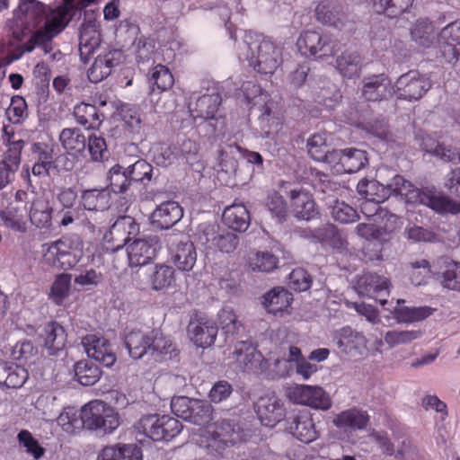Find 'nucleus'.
<instances>
[{
  "instance_id": "nucleus-1",
  "label": "nucleus",
  "mask_w": 460,
  "mask_h": 460,
  "mask_svg": "<svg viewBox=\"0 0 460 460\" xmlns=\"http://www.w3.org/2000/svg\"><path fill=\"white\" fill-rule=\"evenodd\" d=\"M7 27L17 42H22L31 34L28 41L20 47L22 52L30 53L36 47H40L48 54L53 49V38L61 32L66 23L60 14L49 19L42 3L37 0H21L13 19L8 21Z\"/></svg>"
},
{
  "instance_id": "nucleus-2",
  "label": "nucleus",
  "mask_w": 460,
  "mask_h": 460,
  "mask_svg": "<svg viewBox=\"0 0 460 460\" xmlns=\"http://www.w3.org/2000/svg\"><path fill=\"white\" fill-rule=\"evenodd\" d=\"M412 40L422 48H430L438 40L441 56L448 63L460 59V20H456L437 34L428 19H419L411 30Z\"/></svg>"
},
{
  "instance_id": "nucleus-3",
  "label": "nucleus",
  "mask_w": 460,
  "mask_h": 460,
  "mask_svg": "<svg viewBox=\"0 0 460 460\" xmlns=\"http://www.w3.org/2000/svg\"><path fill=\"white\" fill-rule=\"evenodd\" d=\"M84 243L80 237H63L51 243H44L45 261L52 267L64 270L74 268L84 255Z\"/></svg>"
},
{
  "instance_id": "nucleus-4",
  "label": "nucleus",
  "mask_w": 460,
  "mask_h": 460,
  "mask_svg": "<svg viewBox=\"0 0 460 460\" xmlns=\"http://www.w3.org/2000/svg\"><path fill=\"white\" fill-rule=\"evenodd\" d=\"M80 418L84 427L100 435L111 434L119 425V414L99 400L85 404L81 410Z\"/></svg>"
},
{
  "instance_id": "nucleus-5",
  "label": "nucleus",
  "mask_w": 460,
  "mask_h": 460,
  "mask_svg": "<svg viewBox=\"0 0 460 460\" xmlns=\"http://www.w3.org/2000/svg\"><path fill=\"white\" fill-rule=\"evenodd\" d=\"M135 428L153 441H169L181 432L182 425L169 415L148 414L143 416Z\"/></svg>"
},
{
  "instance_id": "nucleus-6",
  "label": "nucleus",
  "mask_w": 460,
  "mask_h": 460,
  "mask_svg": "<svg viewBox=\"0 0 460 460\" xmlns=\"http://www.w3.org/2000/svg\"><path fill=\"white\" fill-rule=\"evenodd\" d=\"M171 408L177 417L195 425H205L213 419L214 409L206 400L179 396L172 398Z\"/></svg>"
},
{
  "instance_id": "nucleus-7",
  "label": "nucleus",
  "mask_w": 460,
  "mask_h": 460,
  "mask_svg": "<svg viewBox=\"0 0 460 460\" xmlns=\"http://www.w3.org/2000/svg\"><path fill=\"white\" fill-rule=\"evenodd\" d=\"M296 46L302 55L325 58L334 56L340 49V42L317 31H305L299 36Z\"/></svg>"
},
{
  "instance_id": "nucleus-8",
  "label": "nucleus",
  "mask_w": 460,
  "mask_h": 460,
  "mask_svg": "<svg viewBox=\"0 0 460 460\" xmlns=\"http://www.w3.org/2000/svg\"><path fill=\"white\" fill-rule=\"evenodd\" d=\"M251 55H247L249 65L261 74H273L280 64V51L269 40L248 43Z\"/></svg>"
},
{
  "instance_id": "nucleus-9",
  "label": "nucleus",
  "mask_w": 460,
  "mask_h": 460,
  "mask_svg": "<svg viewBox=\"0 0 460 460\" xmlns=\"http://www.w3.org/2000/svg\"><path fill=\"white\" fill-rule=\"evenodd\" d=\"M139 232V226L129 216L119 217L104 234V248L107 252H115L122 249Z\"/></svg>"
},
{
  "instance_id": "nucleus-10",
  "label": "nucleus",
  "mask_w": 460,
  "mask_h": 460,
  "mask_svg": "<svg viewBox=\"0 0 460 460\" xmlns=\"http://www.w3.org/2000/svg\"><path fill=\"white\" fill-rule=\"evenodd\" d=\"M174 273L172 267L156 264L149 270L139 268L136 271L133 280L141 289L146 288V284H149L153 290L165 291L174 284Z\"/></svg>"
},
{
  "instance_id": "nucleus-11",
  "label": "nucleus",
  "mask_w": 460,
  "mask_h": 460,
  "mask_svg": "<svg viewBox=\"0 0 460 460\" xmlns=\"http://www.w3.org/2000/svg\"><path fill=\"white\" fill-rule=\"evenodd\" d=\"M430 87V80L413 70L399 76L394 84L397 99L409 102L419 101Z\"/></svg>"
},
{
  "instance_id": "nucleus-12",
  "label": "nucleus",
  "mask_w": 460,
  "mask_h": 460,
  "mask_svg": "<svg viewBox=\"0 0 460 460\" xmlns=\"http://www.w3.org/2000/svg\"><path fill=\"white\" fill-rule=\"evenodd\" d=\"M234 354L238 363L243 365V371L265 374L268 377H272L269 360L265 359L261 352L253 347L251 341H238Z\"/></svg>"
},
{
  "instance_id": "nucleus-13",
  "label": "nucleus",
  "mask_w": 460,
  "mask_h": 460,
  "mask_svg": "<svg viewBox=\"0 0 460 460\" xmlns=\"http://www.w3.org/2000/svg\"><path fill=\"white\" fill-rule=\"evenodd\" d=\"M101 44L100 24L93 12L84 13V22L79 29V53L86 63Z\"/></svg>"
},
{
  "instance_id": "nucleus-14",
  "label": "nucleus",
  "mask_w": 460,
  "mask_h": 460,
  "mask_svg": "<svg viewBox=\"0 0 460 460\" xmlns=\"http://www.w3.org/2000/svg\"><path fill=\"white\" fill-rule=\"evenodd\" d=\"M160 248V238L150 234L135 239L127 246L128 261L130 267H142L151 261Z\"/></svg>"
},
{
  "instance_id": "nucleus-15",
  "label": "nucleus",
  "mask_w": 460,
  "mask_h": 460,
  "mask_svg": "<svg viewBox=\"0 0 460 460\" xmlns=\"http://www.w3.org/2000/svg\"><path fill=\"white\" fill-rule=\"evenodd\" d=\"M288 396L295 403L307 405L314 409L326 411L332 406L331 398L320 386L296 385L288 390Z\"/></svg>"
},
{
  "instance_id": "nucleus-16",
  "label": "nucleus",
  "mask_w": 460,
  "mask_h": 460,
  "mask_svg": "<svg viewBox=\"0 0 460 460\" xmlns=\"http://www.w3.org/2000/svg\"><path fill=\"white\" fill-rule=\"evenodd\" d=\"M58 207L56 217L61 226H67L78 220L81 216V202L77 201V192L72 187H63L56 195Z\"/></svg>"
},
{
  "instance_id": "nucleus-17",
  "label": "nucleus",
  "mask_w": 460,
  "mask_h": 460,
  "mask_svg": "<svg viewBox=\"0 0 460 460\" xmlns=\"http://www.w3.org/2000/svg\"><path fill=\"white\" fill-rule=\"evenodd\" d=\"M334 342L341 353L350 358H358L367 356L368 349L363 333L346 326L339 330L334 336Z\"/></svg>"
},
{
  "instance_id": "nucleus-18",
  "label": "nucleus",
  "mask_w": 460,
  "mask_h": 460,
  "mask_svg": "<svg viewBox=\"0 0 460 460\" xmlns=\"http://www.w3.org/2000/svg\"><path fill=\"white\" fill-rule=\"evenodd\" d=\"M361 85V96L367 102L386 101L395 94L394 85L385 74L365 76Z\"/></svg>"
},
{
  "instance_id": "nucleus-19",
  "label": "nucleus",
  "mask_w": 460,
  "mask_h": 460,
  "mask_svg": "<svg viewBox=\"0 0 460 460\" xmlns=\"http://www.w3.org/2000/svg\"><path fill=\"white\" fill-rule=\"evenodd\" d=\"M82 345L89 358L110 367L116 362V354L108 340L95 334H88L82 338Z\"/></svg>"
},
{
  "instance_id": "nucleus-20",
  "label": "nucleus",
  "mask_w": 460,
  "mask_h": 460,
  "mask_svg": "<svg viewBox=\"0 0 460 460\" xmlns=\"http://www.w3.org/2000/svg\"><path fill=\"white\" fill-rule=\"evenodd\" d=\"M355 288L361 296L375 298L382 305L387 303L386 299L378 298L382 293H389V281L385 276L366 272L358 279Z\"/></svg>"
},
{
  "instance_id": "nucleus-21",
  "label": "nucleus",
  "mask_w": 460,
  "mask_h": 460,
  "mask_svg": "<svg viewBox=\"0 0 460 460\" xmlns=\"http://www.w3.org/2000/svg\"><path fill=\"white\" fill-rule=\"evenodd\" d=\"M255 407L261 423L265 426L274 427L285 417L284 404L274 395L261 397Z\"/></svg>"
},
{
  "instance_id": "nucleus-22",
  "label": "nucleus",
  "mask_w": 460,
  "mask_h": 460,
  "mask_svg": "<svg viewBox=\"0 0 460 460\" xmlns=\"http://www.w3.org/2000/svg\"><path fill=\"white\" fill-rule=\"evenodd\" d=\"M183 217V208L175 201H166L159 205L151 214V224L160 230H167L175 226Z\"/></svg>"
},
{
  "instance_id": "nucleus-23",
  "label": "nucleus",
  "mask_w": 460,
  "mask_h": 460,
  "mask_svg": "<svg viewBox=\"0 0 460 460\" xmlns=\"http://www.w3.org/2000/svg\"><path fill=\"white\" fill-rule=\"evenodd\" d=\"M286 429L304 443H310L317 438L314 424L308 412L292 414L288 417Z\"/></svg>"
},
{
  "instance_id": "nucleus-24",
  "label": "nucleus",
  "mask_w": 460,
  "mask_h": 460,
  "mask_svg": "<svg viewBox=\"0 0 460 460\" xmlns=\"http://www.w3.org/2000/svg\"><path fill=\"white\" fill-rule=\"evenodd\" d=\"M290 206L294 216L301 220L309 221L319 214L312 195L304 190H291Z\"/></svg>"
},
{
  "instance_id": "nucleus-25",
  "label": "nucleus",
  "mask_w": 460,
  "mask_h": 460,
  "mask_svg": "<svg viewBox=\"0 0 460 460\" xmlns=\"http://www.w3.org/2000/svg\"><path fill=\"white\" fill-rule=\"evenodd\" d=\"M218 327L212 321L205 318H199L190 322L188 326V333L191 341L199 347L207 348L214 344Z\"/></svg>"
},
{
  "instance_id": "nucleus-26",
  "label": "nucleus",
  "mask_w": 460,
  "mask_h": 460,
  "mask_svg": "<svg viewBox=\"0 0 460 460\" xmlns=\"http://www.w3.org/2000/svg\"><path fill=\"white\" fill-rule=\"evenodd\" d=\"M40 336L48 355L58 356L65 349L67 334L65 328L57 322L48 323Z\"/></svg>"
},
{
  "instance_id": "nucleus-27",
  "label": "nucleus",
  "mask_w": 460,
  "mask_h": 460,
  "mask_svg": "<svg viewBox=\"0 0 460 460\" xmlns=\"http://www.w3.org/2000/svg\"><path fill=\"white\" fill-rule=\"evenodd\" d=\"M368 421L369 416L367 411L353 407L336 414L332 424L345 432H353L365 429Z\"/></svg>"
},
{
  "instance_id": "nucleus-28",
  "label": "nucleus",
  "mask_w": 460,
  "mask_h": 460,
  "mask_svg": "<svg viewBox=\"0 0 460 460\" xmlns=\"http://www.w3.org/2000/svg\"><path fill=\"white\" fill-rule=\"evenodd\" d=\"M179 354L175 344L172 340L162 333L159 330L151 331V341L149 355L156 361L169 360L176 358Z\"/></svg>"
},
{
  "instance_id": "nucleus-29",
  "label": "nucleus",
  "mask_w": 460,
  "mask_h": 460,
  "mask_svg": "<svg viewBox=\"0 0 460 460\" xmlns=\"http://www.w3.org/2000/svg\"><path fill=\"white\" fill-rule=\"evenodd\" d=\"M292 301L293 296L290 292L284 288L277 287L263 295L261 304L268 313L283 315L288 312Z\"/></svg>"
},
{
  "instance_id": "nucleus-30",
  "label": "nucleus",
  "mask_w": 460,
  "mask_h": 460,
  "mask_svg": "<svg viewBox=\"0 0 460 460\" xmlns=\"http://www.w3.org/2000/svg\"><path fill=\"white\" fill-rule=\"evenodd\" d=\"M423 197L422 205L430 208L438 214H460V202L442 192L427 189L426 195Z\"/></svg>"
},
{
  "instance_id": "nucleus-31",
  "label": "nucleus",
  "mask_w": 460,
  "mask_h": 460,
  "mask_svg": "<svg viewBox=\"0 0 460 460\" xmlns=\"http://www.w3.org/2000/svg\"><path fill=\"white\" fill-rule=\"evenodd\" d=\"M143 453L137 444L118 443L103 447L97 460H142Z\"/></svg>"
},
{
  "instance_id": "nucleus-32",
  "label": "nucleus",
  "mask_w": 460,
  "mask_h": 460,
  "mask_svg": "<svg viewBox=\"0 0 460 460\" xmlns=\"http://www.w3.org/2000/svg\"><path fill=\"white\" fill-rule=\"evenodd\" d=\"M242 148L238 146H229L220 151L218 177L226 181V184H234L233 179L238 170L237 155L241 156Z\"/></svg>"
},
{
  "instance_id": "nucleus-33",
  "label": "nucleus",
  "mask_w": 460,
  "mask_h": 460,
  "mask_svg": "<svg viewBox=\"0 0 460 460\" xmlns=\"http://www.w3.org/2000/svg\"><path fill=\"white\" fill-rule=\"evenodd\" d=\"M26 213L25 204L21 202L10 203L0 211V218L7 228L14 232L25 233L27 230Z\"/></svg>"
},
{
  "instance_id": "nucleus-34",
  "label": "nucleus",
  "mask_w": 460,
  "mask_h": 460,
  "mask_svg": "<svg viewBox=\"0 0 460 460\" xmlns=\"http://www.w3.org/2000/svg\"><path fill=\"white\" fill-rule=\"evenodd\" d=\"M404 300L398 299L397 305L391 310L398 323H413L420 322L430 316L435 311L430 306H400Z\"/></svg>"
},
{
  "instance_id": "nucleus-35",
  "label": "nucleus",
  "mask_w": 460,
  "mask_h": 460,
  "mask_svg": "<svg viewBox=\"0 0 460 460\" xmlns=\"http://www.w3.org/2000/svg\"><path fill=\"white\" fill-rule=\"evenodd\" d=\"M313 235L315 238V243H319L323 246H329L339 252L347 249L346 241L332 224H325L314 228Z\"/></svg>"
},
{
  "instance_id": "nucleus-36",
  "label": "nucleus",
  "mask_w": 460,
  "mask_h": 460,
  "mask_svg": "<svg viewBox=\"0 0 460 460\" xmlns=\"http://www.w3.org/2000/svg\"><path fill=\"white\" fill-rule=\"evenodd\" d=\"M151 341V331L143 332L141 331L129 332L124 338V344L133 359H140L149 354Z\"/></svg>"
},
{
  "instance_id": "nucleus-37",
  "label": "nucleus",
  "mask_w": 460,
  "mask_h": 460,
  "mask_svg": "<svg viewBox=\"0 0 460 460\" xmlns=\"http://www.w3.org/2000/svg\"><path fill=\"white\" fill-rule=\"evenodd\" d=\"M172 260L175 267L181 271H190L197 261V251L190 241H181L178 243Z\"/></svg>"
},
{
  "instance_id": "nucleus-38",
  "label": "nucleus",
  "mask_w": 460,
  "mask_h": 460,
  "mask_svg": "<svg viewBox=\"0 0 460 460\" xmlns=\"http://www.w3.org/2000/svg\"><path fill=\"white\" fill-rule=\"evenodd\" d=\"M223 220L234 231L244 232L250 226L251 218L244 205L233 204L224 210Z\"/></svg>"
},
{
  "instance_id": "nucleus-39",
  "label": "nucleus",
  "mask_w": 460,
  "mask_h": 460,
  "mask_svg": "<svg viewBox=\"0 0 460 460\" xmlns=\"http://www.w3.org/2000/svg\"><path fill=\"white\" fill-rule=\"evenodd\" d=\"M199 446L213 458L223 456L225 450L231 447L226 440L218 436L209 426L207 427L198 440Z\"/></svg>"
},
{
  "instance_id": "nucleus-40",
  "label": "nucleus",
  "mask_w": 460,
  "mask_h": 460,
  "mask_svg": "<svg viewBox=\"0 0 460 460\" xmlns=\"http://www.w3.org/2000/svg\"><path fill=\"white\" fill-rule=\"evenodd\" d=\"M53 208L43 199H36L30 208V220L39 229L48 230L52 226Z\"/></svg>"
},
{
  "instance_id": "nucleus-41",
  "label": "nucleus",
  "mask_w": 460,
  "mask_h": 460,
  "mask_svg": "<svg viewBox=\"0 0 460 460\" xmlns=\"http://www.w3.org/2000/svg\"><path fill=\"white\" fill-rule=\"evenodd\" d=\"M336 67L344 77H358L362 68L361 56L356 50L346 49L337 58Z\"/></svg>"
},
{
  "instance_id": "nucleus-42",
  "label": "nucleus",
  "mask_w": 460,
  "mask_h": 460,
  "mask_svg": "<svg viewBox=\"0 0 460 460\" xmlns=\"http://www.w3.org/2000/svg\"><path fill=\"white\" fill-rule=\"evenodd\" d=\"M358 199L375 203H381L386 200L390 192L384 188L376 179H362L357 185Z\"/></svg>"
},
{
  "instance_id": "nucleus-43",
  "label": "nucleus",
  "mask_w": 460,
  "mask_h": 460,
  "mask_svg": "<svg viewBox=\"0 0 460 460\" xmlns=\"http://www.w3.org/2000/svg\"><path fill=\"white\" fill-rule=\"evenodd\" d=\"M59 141L66 152L78 155L86 147V137L77 128H64L59 134Z\"/></svg>"
},
{
  "instance_id": "nucleus-44",
  "label": "nucleus",
  "mask_w": 460,
  "mask_h": 460,
  "mask_svg": "<svg viewBox=\"0 0 460 460\" xmlns=\"http://www.w3.org/2000/svg\"><path fill=\"white\" fill-rule=\"evenodd\" d=\"M219 326L226 339H237L244 327L233 308L223 307L217 314Z\"/></svg>"
},
{
  "instance_id": "nucleus-45",
  "label": "nucleus",
  "mask_w": 460,
  "mask_h": 460,
  "mask_svg": "<svg viewBox=\"0 0 460 460\" xmlns=\"http://www.w3.org/2000/svg\"><path fill=\"white\" fill-rule=\"evenodd\" d=\"M80 198L81 206L84 209L102 211L109 208L110 194L105 189L84 190Z\"/></svg>"
},
{
  "instance_id": "nucleus-46",
  "label": "nucleus",
  "mask_w": 460,
  "mask_h": 460,
  "mask_svg": "<svg viewBox=\"0 0 460 460\" xmlns=\"http://www.w3.org/2000/svg\"><path fill=\"white\" fill-rule=\"evenodd\" d=\"M427 189L420 190L416 188L411 181L405 180L402 176L395 180L393 187V195L404 198L408 204H422L423 196L426 195Z\"/></svg>"
},
{
  "instance_id": "nucleus-47",
  "label": "nucleus",
  "mask_w": 460,
  "mask_h": 460,
  "mask_svg": "<svg viewBox=\"0 0 460 460\" xmlns=\"http://www.w3.org/2000/svg\"><path fill=\"white\" fill-rule=\"evenodd\" d=\"M73 114L76 122L87 129L98 128L102 121L101 117L103 116L94 105L85 102L75 105Z\"/></svg>"
},
{
  "instance_id": "nucleus-48",
  "label": "nucleus",
  "mask_w": 460,
  "mask_h": 460,
  "mask_svg": "<svg viewBox=\"0 0 460 460\" xmlns=\"http://www.w3.org/2000/svg\"><path fill=\"white\" fill-rule=\"evenodd\" d=\"M75 380L84 386L93 385L102 376V371L90 360H79L74 365Z\"/></svg>"
},
{
  "instance_id": "nucleus-49",
  "label": "nucleus",
  "mask_w": 460,
  "mask_h": 460,
  "mask_svg": "<svg viewBox=\"0 0 460 460\" xmlns=\"http://www.w3.org/2000/svg\"><path fill=\"white\" fill-rule=\"evenodd\" d=\"M209 427L217 431L224 440H226L231 447L243 440V429L234 420L222 419Z\"/></svg>"
},
{
  "instance_id": "nucleus-50",
  "label": "nucleus",
  "mask_w": 460,
  "mask_h": 460,
  "mask_svg": "<svg viewBox=\"0 0 460 460\" xmlns=\"http://www.w3.org/2000/svg\"><path fill=\"white\" fill-rule=\"evenodd\" d=\"M413 0H371L374 11L390 18L397 17L406 12Z\"/></svg>"
},
{
  "instance_id": "nucleus-51",
  "label": "nucleus",
  "mask_w": 460,
  "mask_h": 460,
  "mask_svg": "<svg viewBox=\"0 0 460 460\" xmlns=\"http://www.w3.org/2000/svg\"><path fill=\"white\" fill-rule=\"evenodd\" d=\"M368 164L365 150L350 147L344 149L342 173H355Z\"/></svg>"
},
{
  "instance_id": "nucleus-52",
  "label": "nucleus",
  "mask_w": 460,
  "mask_h": 460,
  "mask_svg": "<svg viewBox=\"0 0 460 460\" xmlns=\"http://www.w3.org/2000/svg\"><path fill=\"white\" fill-rule=\"evenodd\" d=\"M222 102L220 94L213 92L209 94H203L199 97L195 103L197 117L206 119H213Z\"/></svg>"
},
{
  "instance_id": "nucleus-53",
  "label": "nucleus",
  "mask_w": 460,
  "mask_h": 460,
  "mask_svg": "<svg viewBox=\"0 0 460 460\" xmlns=\"http://www.w3.org/2000/svg\"><path fill=\"white\" fill-rule=\"evenodd\" d=\"M119 116L124 121L128 131L139 135L142 128V119L139 110L131 104L121 103L118 108Z\"/></svg>"
},
{
  "instance_id": "nucleus-54",
  "label": "nucleus",
  "mask_w": 460,
  "mask_h": 460,
  "mask_svg": "<svg viewBox=\"0 0 460 460\" xmlns=\"http://www.w3.org/2000/svg\"><path fill=\"white\" fill-rule=\"evenodd\" d=\"M127 174V168L119 164H115L110 169L107 177L110 181V188L114 193L123 194L128 191L132 181Z\"/></svg>"
},
{
  "instance_id": "nucleus-55",
  "label": "nucleus",
  "mask_w": 460,
  "mask_h": 460,
  "mask_svg": "<svg viewBox=\"0 0 460 460\" xmlns=\"http://www.w3.org/2000/svg\"><path fill=\"white\" fill-rule=\"evenodd\" d=\"M428 153L432 154L446 163L457 164L460 163V151L457 147L444 143H423Z\"/></svg>"
},
{
  "instance_id": "nucleus-56",
  "label": "nucleus",
  "mask_w": 460,
  "mask_h": 460,
  "mask_svg": "<svg viewBox=\"0 0 460 460\" xmlns=\"http://www.w3.org/2000/svg\"><path fill=\"white\" fill-rule=\"evenodd\" d=\"M423 333L424 332L420 329L406 331L393 330L388 331L385 334L384 339L385 342L390 348H394L399 345L409 344L413 341L420 339Z\"/></svg>"
},
{
  "instance_id": "nucleus-57",
  "label": "nucleus",
  "mask_w": 460,
  "mask_h": 460,
  "mask_svg": "<svg viewBox=\"0 0 460 460\" xmlns=\"http://www.w3.org/2000/svg\"><path fill=\"white\" fill-rule=\"evenodd\" d=\"M127 172L132 182H141L144 185L150 182L154 176L153 166L144 159H138L128 166Z\"/></svg>"
},
{
  "instance_id": "nucleus-58",
  "label": "nucleus",
  "mask_w": 460,
  "mask_h": 460,
  "mask_svg": "<svg viewBox=\"0 0 460 460\" xmlns=\"http://www.w3.org/2000/svg\"><path fill=\"white\" fill-rule=\"evenodd\" d=\"M148 82L151 92H155V87L159 92H163L172 86L173 76L165 66L157 65L153 68Z\"/></svg>"
},
{
  "instance_id": "nucleus-59",
  "label": "nucleus",
  "mask_w": 460,
  "mask_h": 460,
  "mask_svg": "<svg viewBox=\"0 0 460 460\" xmlns=\"http://www.w3.org/2000/svg\"><path fill=\"white\" fill-rule=\"evenodd\" d=\"M331 216L335 221L341 224H350L359 218L356 209L345 202L338 200L331 208Z\"/></svg>"
},
{
  "instance_id": "nucleus-60",
  "label": "nucleus",
  "mask_w": 460,
  "mask_h": 460,
  "mask_svg": "<svg viewBox=\"0 0 460 460\" xmlns=\"http://www.w3.org/2000/svg\"><path fill=\"white\" fill-rule=\"evenodd\" d=\"M71 274L62 273L56 277L51 286V297L57 305H61L69 295Z\"/></svg>"
},
{
  "instance_id": "nucleus-61",
  "label": "nucleus",
  "mask_w": 460,
  "mask_h": 460,
  "mask_svg": "<svg viewBox=\"0 0 460 460\" xmlns=\"http://www.w3.org/2000/svg\"><path fill=\"white\" fill-rule=\"evenodd\" d=\"M408 267L411 270V279L415 286L426 283L427 279L433 273L429 262L425 259L411 261Z\"/></svg>"
},
{
  "instance_id": "nucleus-62",
  "label": "nucleus",
  "mask_w": 460,
  "mask_h": 460,
  "mask_svg": "<svg viewBox=\"0 0 460 460\" xmlns=\"http://www.w3.org/2000/svg\"><path fill=\"white\" fill-rule=\"evenodd\" d=\"M220 230L217 224H200L197 230L198 240L206 249H214Z\"/></svg>"
},
{
  "instance_id": "nucleus-63",
  "label": "nucleus",
  "mask_w": 460,
  "mask_h": 460,
  "mask_svg": "<svg viewBox=\"0 0 460 460\" xmlns=\"http://www.w3.org/2000/svg\"><path fill=\"white\" fill-rule=\"evenodd\" d=\"M24 142L22 140L13 141L8 150L4 155L1 164L12 170L13 173L17 172L21 164V153L23 148Z\"/></svg>"
},
{
  "instance_id": "nucleus-64",
  "label": "nucleus",
  "mask_w": 460,
  "mask_h": 460,
  "mask_svg": "<svg viewBox=\"0 0 460 460\" xmlns=\"http://www.w3.org/2000/svg\"><path fill=\"white\" fill-rule=\"evenodd\" d=\"M441 285L448 289L460 291V264L450 262L441 275Z\"/></svg>"
}]
</instances>
